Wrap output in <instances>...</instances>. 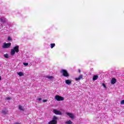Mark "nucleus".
<instances>
[{
    "instance_id": "obj_1",
    "label": "nucleus",
    "mask_w": 124,
    "mask_h": 124,
    "mask_svg": "<svg viewBox=\"0 0 124 124\" xmlns=\"http://www.w3.org/2000/svg\"><path fill=\"white\" fill-rule=\"evenodd\" d=\"M19 46H16L11 49V55L14 56L15 55V53H19Z\"/></svg>"
},
{
    "instance_id": "obj_2",
    "label": "nucleus",
    "mask_w": 124,
    "mask_h": 124,
    "mask_svg": "<svg viewBox=\"0 0 124 124\" xmlns=\"http://www.w3.org/2000/svg\"><path fill=\"white\" fill-rule=\"evenodd\" d=\"M61 73L62 74L64 77H69V74L68 73V72H67V71L66 70H61Z\"/></svg>"
},
{
    "instance_id": "obj_3",
    "label": "nucleus",
    "mask_w": 124,
    "mask_h": 124,
    "mask_svg": "<svg viewBox=\"0 0 124 124\" xmlns=\"http://www.w3.org/2000/svg\"><path fill=\"white\" fill-rule=\"evenodd\" d=\"M11 46V43H4V44L2 46V47L4 49H7L8 48H10Z\"/></svg>"
},
{
    "instance_id": "obj_4",
    "label": "nucleus",
    "mask_w": 124,
    "mask_h": 124,
    "mask_svg": "<svg viewBox=\"0 0 124 124\" xmlns=\"http://www.w3.org/2000/svg\"><path fill=\"white\" fill-rule=\"evenodd\" d=\"M65 114L68 116V117H69V118H70V119L72 120H74V119H75V115L74 114L70 112H65Z\"/></svg>"
},
{
    "instance_id": "obj_5",
    "label": "nucleus",
    "mask_w": 124,
    "mask_h": 124,
    "mask_svg": "<svg viewBox=\"0 0 124 124\" xmlns=\"http://www.w3.org/2000/svg\"><path fill=\"white\" fill-rule=\"evenodd\" d=\"M55 98L57 101H62L64 100V98L62 96H61L60 95H57L55 96Z\"/></svg>"
},
{
    "instance_id": "obj_6",
    "label": "nucleus",
    "mask_w": 124,
    "mask_h": 124,
    "mask_svg": "<svg viewBox=\"0 0 124 124\" xmlns=\"http://www.w3.org/2000/svg\"><path fill=\"white\" fill-rule=\"evenodd\" d=\"M57 120H58V118L57 117L54 116L53 118V119L51 121L48 122V124H57Z\"/></svg>"
},
{
    "instance_id": "obj_7",
    "label": "nucleus",
    "mask_w": 124,
    "mask_h": 124,
    "mask_svg": "<svg viewBox=\"0 0 124 124\" xmlns=\"http://www.w3.org/2000/svg\"><path fill=\"white\" fill-rule=\"evenodd\" d=\"M53 113L56 115H62V112L61 111L57 109H53Z\"/></svg>"
},
{
    "instance_id": "obj_8",
    "label": "nucleus",
    "mask_w": 124,
    "mask_h": 124,
    "mask_svg": "<svg viewBox=\"0 0 124 124\" xmlns=\"http://www.w3.org/2000/svg\"><path fill=\"white\" fill-rule=\"evenodd\" d=\"M18 108L19 110L20 111H25V107H24L23 106L19 105L18 106Z\"/></svg>"
},
{
    "instance_id": "obj_9",
    "label": "nucleus",
    "mask_w": 124,
    "mask_h": 124,
    "mask_svg": "<svg viewBox=\"0 0 124 124\" xmlns=\"http://www.w3.org/2000/svg\"><path fill=\"white\" fill-rule=\"evenodd\" d=\"M81 79H83V75H80L78 78H76V81H80Z\"/></svg>"
},
{
    "instance_id": "obj_10",
    "label": "nucleus",
    "mask_w": 124,
    "mask_h": 124,
    "mask_svg": "<svg viewBox=\"0 0 124 124\" xmlns=\"http://www.w3.org/2000/svg\"><path fill=\"white\" fill-rule=\"evenodd\" d=\"M6 21V18H5L4 17H1L0 18V22H1L2 23H5Z\"/></svg>"
},
{
    "instance_id": "obj_11",
    "label": "nucleus",
    "mask_w": 124,
    "mask_h": 124,
    "mask_svg": "<svg viewBox=\"0 0 124 124\" xmlns=\"http://www.w3.org/2000/svg\"><path fill=\"white\" fill-rule=\"evenodd\" d=\"M116 82H117V79H116V78H112L110 83L112 85H114V84L116 83Z\"/></svg>"
},
{
    "instance_id": "obj_12",
    "label": "nucleus",
    "mask_w": 124,
    "mask_h": 124,
    "mask_svg": "<svg viewBox=\"0 0 124 124\" xmlns=\"http://www.w3.org/2000/svg\"><path fill=\"white\" fill-rule=\"evenodd\" d=\"M97 79H98V76H97V75H94V76L93 77V81H95V80H97Z\"/></svg>"
},
{
    "instance_id": "obj_13",
    "label": "nucleus",
    "mask_w": 124,
    "mask_h": 124,
    "mask_svg": "<svg viewBox=\"0 0 124 124\" xmlns=\"http://www.w3.org/2000/svg\"><path fill=\"white\" fill-rule=\"evenodd\" d=\"M7 109H4L2 110L1 113L3 115H6V114H7Z\"/></svg>"
},
{
    "instance_id": "obj_14",
    "label": "nucleus",
    "mask_w": 124,
    "mask_h": 124,
    "mask_svg": "<svg viewBox=\"0 0 124 124\" xmlns=\"http://www.w3.org/2000/svg\"><path fill=\"white\" fill-rule=\"evenodd\" d=\"M65 83L67 85H71V80L67 79L65 80Z\"/></svg>"
},
{
    "instance_id": "obj_15",
    "label": "nucleus",
    "mask_w": 124,
    "mask_h": 124,
    "mask_svg": "<svg viewBox=\"0 0 124 124\" xmlns=\"http://www.w3.org/2000/svg\"><path fill=\"white\" fill-rule=\"evenodd\" d=\"M17 75H19V76H20V77L22 76H24V73L21 72L17 73Z\"/></svg>"
},
{
    "instance_id": "obj_16",
    "label": "nucleus",
    "mask_w": 124,
    "mask_h": 124,
    "mask_svg": "<svg viewBox=\"0 0 124 124\" xmlns=\"http://www.w3.org/2000/svg\"><path fill=\"white\" fill-rule=\"evenodd\" d=\"M55 46H56V44L55 43L51 44H50V48H51V49H53V48H54V47H55Z\"/></svg>"
},
{
    "instance_id": "obj_17",
    "label": "nucleus",
    "mask_w": 124,
    "mask_h": 124,
    "mask_svg": "<svg viewBox=\"0 0 124 124\" xmlns=\"http://www.w3.org/2000/svg\"><path fill=\"white\" fill-rule=\"evenodd\" d=\"M7 40L8 41H12V37H11V36H8L7 37Z\"/></svg>"
},
{
    "instance_id": "obj_18",
    "label": "nucleus",
    "mask_w": 124,
    "mask_h": 124,
    "mask_svg": "<svg viewBox=\"0 0 124 124\" xmlns=\"http://www.w3.org/2000/svg\"><path fill=\"white\" fill-rule=\"evenodd\" d=\"M66 124H72V122L71 120L67 121L65 122Z\"/></svg>"
},
{
    "instance_id": "obj_19",
    "label": "nucleus",
    "mask_w": 124,
    "mask_h": 124,
    "mask_svg": "<svg viewBox=\"0 0 124 124\" xmlns=\"http://www.w3.org/2000/svg\"><path fill=\"white\" fill-rule=\"evenodd\" d=\"M4 57L6 59H8L9 58V55H8V54H4Z\"/></svg>"
},
{
    "instance_id": "obj_20",
    "label": "nucleus",
    "mask_w": 124,
    "mask_h": 124,
    "mask_svg": "<svg viewBox=\"0 0 124 124\" xmlns=\"http://www.w3.org/2000/svg\"><path fill=\"white\" fill-rule=\"evenodd\" d=\"M48 79H50V80H54V78L53 76H48L47 77Z\"/></svg>"
},
{
    "instance_id": "obj_21",
    "label": "nucleus",
    "mask_w": 124,
    "mask_h": 124,
    "mask_svg": "<svg viewBox=\"0 0 124 124\" xmlns=\"http://www.w3.org/2000/svg\"><path fill=\"white\" fill-rule=\"evenodd\" d=\"M23 64L24 65H25V66H27V65H29V63L24 62Z\"/></svg>"
},
{
    "instance_id": "obj_22",
    "label": "nucleus",
    "mask_w": 124,
    "mask_h": 124,
    "mask_svg": "<svg viewBox=\"0 0 124 124\" xmlns=\"http://www.w3.org/2000/svg\"><path fill=\"white\" fill-rule=\"evenodd\" d=\"M120 103H121V105H124V100H122Z\"/></svg>"
},
{
    "instance_id": "obj_23",
    "label": "nucleus",
    "mask_w": 124,
    "mask_h": 124,
    "mask_svg": "<svg viewBox=\"0 0 124 124\" xmlns=\"http://www.w3.org/2000/svg\"><path fill=\"white\" fill-rule=\"evenodd\" d=\"M102 86L103 87H104V88L106 89V85H105V84L103 83Z\"/></svg>"
},
{
    "instance_id": "obj_24",
    "label": "nucleus",
    "mask_w": 124,
    "mask_h": 124,
    "mask_svg": "<svg viewBox=\"0 0 124 124\" xmlns=\"http://www.w3.org/2000/svg\"><path fill=\"white\" fill-rule=\"evenodd\" d=\"M6 99H7L8 100H10V99H11V98H10V97H7V98H6Z\"/></svg>"
},
{
    "instance_id": "obj_25",
    "label": "nucleus",
    "mask_w": 124,
    "mask_h": 124,
    "mask_svg": "<svg viewBox=\"0 0 124 124\" xmlns=\"http://www.w3.org/2000/svg\"><path fill=\"white\" fill-rule=\"evenodd\" d=\"M38 100L39 101H41V100H42L41 98H38Z\"/></svg>"
},
{
    "instance_id": "obj_26",
    "label": "nucleus",
    "mask_w": 124,
    "mask_h": 124,
    "mask_svg": "<svg viewBox=\"0 0 124 124\" xmlns=\"http://www.w3.org/2000/svg\"><path fill=\"white\" fill-rule=\"evenodd\" d=\"M44 102H47V100H43Z\"/></svg>"
},
{
    "instance_id": "obj_27",
    "label": "nucleus",
    "mask_w": 124,
    "mask_h": 124,
    "mask_svg": "<svg viewBox=\"0 0 124 124\" xmlns=\"http://www.w3.org/2000/svg\"><path fill=\"white\" fill-rule=\"evenodd\" d=\"M14 124H21L19 123H14Z\"/></svg>"
},
{
    "instance_id": "obj_28",
    "label": "nucleus",
    "mask_w": 124,
    "mask_h": 124,
    "mask_svg": "<svg viewBox=\"0 0 124 124\" xmlns=\"http://www.w3.org/2000/svg\"><path fill=\"white\" fill-rule=\"evenodd\" d=\"M1 80V77L0 76V80Z\"/></svg>"
},
{
    "instance_id": "obj_29",
    "label": "nucleus",
    "mask_w": 124,
    "mask_h": 124,
    "mask_svg": "<svg viewBox=\"0 0 124 124\" xmlns=\"http://www.w3.org/2000/svg\"><path fill=\"white\" fill-rule=\"evenodd\" d=\"M78 71H79V73H80V72H81V71L80 70H79Z\"/></svg>"
}]
</instances>
